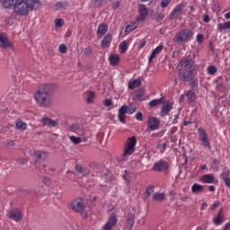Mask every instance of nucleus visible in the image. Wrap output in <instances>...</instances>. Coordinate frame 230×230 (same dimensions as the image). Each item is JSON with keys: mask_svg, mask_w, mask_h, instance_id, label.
<instances>
[{"mask_svg": "<svg viewBox=\"0 0 230 230\" xmlns=\"http://www.w3.org/2000/svg\"><path fill=\"white\" fill-rule=\"evenodd\" d=\"M191 89H197L199 87V81L197 79L190 82Z\"/></svg>", "mask_w": 230, "mask_h": 230, "instance_id": "3c124183", "label": "nucleus"}, {"mask_svg": "<svg viewBox=\"0 0 230 230\" xmlns=\"http://www.w3.org/2000/svg\"><path fill=\"white\" fill-rule=\"evenodd\" d=\"M27 4V7L29 8V12H33L36 8H40L41 4L40 0H25Z\"/></svg>", "mask_w": 230, "mask_h": 230, "instance_id": "6ab92c4d", "label": "nucleus"}, {"mask_svg": "<svg viewBox=\"0 0 230 230\" xmlns=\"http://www.w3.org/2000/svg\"><path fill=\"white\" fill-rule=\"evenodd\" d=\"M186 96L188 102H193L197 100V94L192 90L188 91Z\"/></svg>", "mask_w": 230, "mask_h": 230, "instance_id": "72a5a7b5", "label": "nucleus"}, {"mask_svg": "<svg viewBox=\"0 0 230 230\" xmlns=\"http://www.w3.org/2000/svg\"><path fill=\"white\" fill-rule=\"evenodd\" d=\"M207 71H208V75H215V73H217V66H208L207 68Z\"/></svg>", "mask_w": 230, "mask_h": 230, "instance_id": "37998d69", "label": "nucleus"}, {"mask_svg": "<svg viewBox=\"0 0 230 230\" xmlns=\"http://www.w3.org/2000/svg\"><path fill=\"white\" fill-rule=\"evenodd\" d=\"M155 21H157L158 22L164 19V15L163 13H156L155 14Z\"/></svg>", "mask_w": 230, "mask_h": 230, "instance_id": "864d4df0", "label": "nucleus"}, {"mask_svg": "<svg viewBox=\"0 0 230 230\" xmlns=\"http://www.w3.org/2000/svg\"><path fill=\"white\" fill-rule=\"evenodd\" d=\"M137 20L134 22L129 23L128 26H126V33H130L131 31H134L136 28H137Z\"/></svg>", "mask_w": 230, "mask_h": 230, "instance_id": "c9c22d12", "label": "nucleus"}, {"mask_svg": "<svg viewBox=\"0 0 230 230\" xmlns=\"http://www.w3.org/2000/svg\"><path fill=\"white\" fill-rule=\"evenodd\" d=\"M123 179L125 181H128V182H129V181H130V178H128V175L127 174V171H125V174H123Z\"/></svg>", "mask_w": 230, "mask_h": 230, "instance_id": "774afa93", "label": "nucleus"}, {"mask_svg": "<svg viewBox=\"0 0 230 230\" xmlns=\"http://www.w3.org/2000/svg\"><path fill=\"white\" fill-rule=\"evenodd\" d=\"M198 132L199 136V141L201 142V146H204V148H208V150H211L209 137H208V133H206V129L202 128H199Z\"/></svg>", "mask_w": 230, "mask_h": 230, "instance_id": "0eeeda50", "label": "nucleus"}, {"mask_svg": "<svg viewBox=\"0 0 230 230\" xmlns=\"http://www.w3.org/2000/svg\"><path fill=\"white\" fill-rule=\"evenodd\" d=\"M121 3L119 2H115L113 4H112V8L113 10H118V8H119Z\"/></svg>", "mask_w": 230, "mask_h": 230, "instance_id": "69168bd1", "label": "nucleus"}, {"mask_svg": "<svg viewBox=\"0 0 230 230\" xmlns=\"http://www.w3.org/2000/svg\"><path fill=\"white\" fill-rule=\"evenodd\" d=\"M107 0H93L95 6H105L107 4Z\"/></svg>", "mask_w": 230, "mask_h": 230, "instance_id": "c03bdc74", "label": "nucleus"}, {"mask_svg": "<svg viewBox=\"0 0 230 230\" xmlns=\"http://www.w3.org/2000/svg\"><path fill=\"white\" fill-rule=\"evenodd\" d=\"M141 86V80L136 79L133 82L128 84V89H136L137 87Z\"/></svg>", "mask_w": 230, "mask_h": 230, "instance_id": "4c0bfd02", "label": "nucleus"}, {"mask_svg": "<svg viewBox=\"0 0 230 230\" xmlns=\"http://www.w3.org/2000/svg\"><path fill=\"white\" fill-rule=\"evenodd\" d=\"M84 55H91V53H93V49L91 47H87L84 49Z\"/></svg>", "mask_w": 230, "mask_h": 230, "instance_id": "13d9d810", "label": "nucleus"}, {"mask_svg": "<svg viewBox=\"0 0 230 230\" xmlns=\"http://www.w3.org/2000/svg\"><path fill=\"white\" fill-rule=\"evenodd\" d=\"M224 182L227 188H230V178L229 177H225Z\"/></svg>", "mask_w": 230, "mask_h": 230, "instance_id": "052dcab7", "label": "nucleus"}, {"mask_svg": "<svg viewBox=\"0 0 230 230\" xmlns=\"http://www.w3.org/2000/svg\"><path fill=\"white\" fill-rule=\"evenodd\" d=\"M71 132H78V130H80V126L78 124H72L69 127Z\"/></svg>", "mask_w": 230, "mask_h": 230, "instance_id": "de8ad7c7", "label": "nucleus"}, {"mask_svg": "<svg viewBox=\"0 0 230 230\" xmlns=\"http://www.w3.org/2000/svg\"><path fill=\"white\" fill-rule=\"evenodd\" d=\"M125 110L123 108H120L118 114V119L120 123H124L125 121Z\"/></svg>", "mask_w": 230, "mask_h": 230, "instance_id": "58836bf2", "label": "nucleus"}, {"mask_svg": "<svg viewBox=\"0 0 230 230\" xmlns=\"http://www.w3.org/2000/svg\"><path fill=\"white\" fill-rule=\"evenodd\" d=\"M68 7H69V4H67V2L59 1L55 4L56 10H66V8H68Z\"/></svg>", "mask_w": 230, "mask_h": 230, "instance_id": "c85d7f7f", "label": "nucleus"}, {"mask_svg": "<svg viewBox=\"0 0 230 230\" xmlns=\"http://www.w3.org/2000/svg\"><path fill=\"white\" fill-rule=\"evenodd\" d=\"M112 42V35L111 34H106L102 40L101 46L105 49V48H109L111 46V43Z\"/></svg>", "mask_w": 230, "mask_h": 230, "instance_id": "4be33fe9", "label": "nucleus"}, {"mask_svg": "<svg viewBox=\"0 0 230 230\" xmlns=\"http://www.w3.org/2000/svg\"><path fill=\"white\" fill-rule=\"evenodd\" d=\"M119 53L124 54L127 53V49H128V43L127 40H123L119 45Z\"/></svg>", "mask_w": 230, "mask_h": 230, "instance_id": "2f4dec72", "label": "nucleus"}, {"mask_svg": "<svg viewBox=\"0 0 230 230\" xmlns=\"http://www.w3.org/2000/svg\"><path fill=\"white\" fill-rule=\"evenodd\" d=\"M154 172H168L170 170V164L164 160H160L153 166Z\"/></svg>", "mask_w": 230, "mask_h": 230, "instance_id": "1a4fd4ad", "label": "nucleus"}, {"mask_svg": "<svg viewBox=\"0 0 230 230\" xmlns=\"http://www.w3.org/2000/svg\"><path fill=\"white\" fill-rule=\"evenodd\" d=\"M8 218L14 220V222H21V220H22V213L17 208L12 209L8 213Z\"/></svg>", "mask_w": 230, "mask_h": 230, "instance_id": "f8f14e48", "label": "nucleus"}, {"mask_svg": "<svg viewBox=\"0 0 230 230\" xmlns=\"http://www.w3.org/2000/svg\"><path fill=\"white\" fill-rule=\"evenodd\" d=\"M163 102V99H155V100H152L148 105L149 107H157V105L161 104Z\"/></svg>", "mask_w": 230, "mask_h": 230, "instance_id": "a19ab883", "label": "nucleus"}, {"mask_svg": "<svg viewBox=\"0 0 230 230\" xmlns=\"http://www.w3.org/2000/svg\"><path fill=\"white\" fill-rule=\"evenodd\" d=\"M55 26L56 28H62L64 26V20L63 19H56L55 20Z\"/></svg>", "mask_w": 230, "mask_h": 230, "instance_id": "a18cd8bd", "label": "nucleus"}, {"mask_svg": "<svg viewBox=\"0 0 230 230\" xmlns=\"http://www.w3.org/2000/svg\"><path fill=\"white\" fill-rule=\"evenodd\" d=\"M34 157L38 161H44V160L48 159V153H46L44 151H34Z\"/></svg>", "mask_w": 230, "mask_h": 230, "instance_id": "b1692460", "label": "nucleus"}, {"mask_svg": "<svg viewBox=\"0 0 230 230\" xmlns=\"http://www.w3.org/2000/svg\"><path fill=\"white\" fill-rule=\"evenodd\" d=\"M121 109L124 110V112L126 114H134V112H136V111H137L136 107H134V106H127V105H123L121 107Z\"/></svg>", "mask_w": 230, "mask_h": 230, "instance_id": "f704fd0d", "label": "nucleus"}, {"mask_svg": "<svg viewBox=\"0 0 230 230\" xmlns=\"http://www.w3.org/2000/svg\"><path fill=\"white\" fill-rule=\"evenodd\" d=\"M116 224H118V218L115 215H111L102 226V230H112V227H116Z\"/></svg>", "mask_w": 230, "mask_h": 230, "instance_id": "9b49d317", "label": "nucleus"}, {"mask_svg": "<svg viewBox=\"0 0 230 230\" xmlns=\"http://www.w3.org/2000/svg\"><path fill=\"white\" fill-rule=\"evenodd\" d=\"M13 10V13L20 17H26V15L30 13V9L28 8L26 0H15Z\"/></svg>", "mask_w": 230, "mask_h": 230, "instance_id": "20e7f679", "label": "nucleus"}, {"mask_svg": "<svg viewBox=\"0 0 230 230\" xmlns=\"http://www.w3.org/2000/svg\"><path fill=\"white\" fill-rule=\"evenodd\" d=\"M178 77L181 82H190L195 71V62L190 58H182L177 66Z\"/></svg>", "mask_w": 230, "mask_h": 230, "instance_id": "f03ea898", "label": "nucleus"}, {"mask_svg": "<svg viewBox=\"0 0 230 230\" xmlns=\"http://www.w3.org/2000/svg\"><path fill=\"white\" fill-rule=\"evenodd\" d=\"M135 222H136V215L129 213L128 215L127 221L124 227H126V229L132 230L134 227Z\"/></svg>", "mask_w": 230, "mask_h": 230, "instance_id": "a211bd4d", "label": "nucleus"}, {"mask_svg": "<svg viewBox=\"0 0 230 230\" xmlns=\"http://www.w3.org/2000/svg\"><path fill=\"white\" fill-rule=\"evenodd\" d=\"M5 145H6L7 146H15V141H13V140H8V141H6Z\"/></svg>", "mask_w": 230, "mask_h": 230, "instance_id": "0e129e2a", "label": "nucleus"}, {"mask_svg": "<svg viewBox=\"0 0 230 230\" xmlns=\"http://www.w3.org/2000/svg\"><path fill=\"white\" fill-rule=\"evenodd\" d=\"M172 3V0H163L161 3V7L162 8H166L168 4Z\"/></svg>", "mask_w": 230, "mask_h": 230, "instance_id": "603ef678", "label": "nucleus"}, {"mask_svg": "<svg viewBox=\"0 0 230 230\" xmlns=\"http://www.w3.org/2000/svg\"><path fill=\"white\" fill-rule=\"evenodd\" d=\"M164 199V193L156 192L153 195V200H155L156 202H162V200Z\"/></svg>", "mask_w": 230, "mask_h": 230, "instance_id": "e433bc0d", "label": "nucleus"}, {"mask_svg": "<svg viewBox=\"0 0 230 230\" xmlns=\"http://www.w3.org/2000/svg\"><path fill=\"white\" fill-rule=\"evenodd\" d=\"M203 21H204L205 22H209V21H211V19L209 18V15L206 14V15L204 16V18H203Z\"/></svg>", "mask_w": 230, "mask_h": 230, "instance_id": "338daca9", "label": "nucleus"}, {"mask_svg": "<svg viewBox=\"0 0 230 230\" xmlns=\"http://www.w3.org/2000/svg\"><path fill=\"white\" fill-rule=\"evenodd\" d=\"M173 109V102H166L162 105L160 116L165 118Z\"/></svg>", "mask_w": 230, "mask_h": 230, "instance_id": "9d476101", "label": "nucleus"}, {"mask_svg": "<svg viewBox=\"0 0 230 230\" xmlns=\"http://www.w3.org/2000/svg\"><path fill=\"white\" fill-rule=\"evenodd\" d=\"M0 48H4V49H13V51H15L13 43L8 40V35H6V33H0Z\"/></svg>", "mask_w": 230, "mask_h": 230, "instance_id": "6e6552de", "label": "nucleus"}, {"mask_svg": "<svg viewBox=\"0 0 230 230\" xmlns=\"http://www.w3.org/2000/svg\"><path fill=\"white\" fill-rule=\"evenodd\" d=\"M195 32L190 29H182L179 31L176 35L172 38L175 44H185V42H190L193 39Z\"/></svg>", "mask_w": 230, "mask_h": 230, "instance_id": "7ed1b4c3", "label": "nucleus"}, {"mask_svg": "<svg viewBox=\"0 0 230 230\" xmlns=\"http://www.w3.org/2000/svg\"><path fill=\"white\" fill-rule=\"evenodd\" d=\"M111 66H118L119 64V57L116 54H111L109 57Z\"/></svg>", "mask_w": 230, "mask_h": 230, "instance_id": "bb28decb", "label": "nucleus"}, {"mask_svg": "<svg viewBox=\"0 0 230 230\" xmlns=\"http://www.w3.org/2000/svg\"><path fill=\"white\" fill-rule=\"evenodd\" d=\"M135 118H136V119H137V121H143V113L137 112V113L135 115Z\"/></svg>", "mask_w": 230, "mask_h": 230, "instance_id": "6e6d98bb", "label": "nucleus"}, {"mask_svg": "<svg viewBox=\"0 0 230 230\" xmlns=\"http://www.w3.org/2000/svg\"><path fill=\"white\" fill-rule=\"evenodd\" d=\"M132 100L134 102H143L145 101V90L142 88L137 89L133 93Z\"/></svg>", "mask_w": 230, "mask_h": 230, "instance_id": "f3484780", "label": "nucleus"}, {"mask_svg": "<svg viewBox=\"0 0 230 230\" xmlns=\"http://www.w3.org/2000/svg\"><path fill=\"white\" fill-rule=\"evenodd\" d=\"M18 164H26V163H28V160L25 158H20L17 161Z\"/></svg>", "mask_w": 230, "mask_h": 230, "instance_id": "680f3d73", "label": "nucleus"}, {"mask_svg": "<svg viewBox=\"0 0 230 230\" xmlns=\"http://www.w3.org/2000/svg\"><path fill=\"white\" fill-rule=\"evenodd\" d=\"M226 222V216H224V208H220L217 217L213 218L215 226H222Z\"/></svg>", "mask_w": 230, "mask_h": 230, "instance_id": "4468645a", "label": "nucleus"}, {"mask_svg": "<svg viewBox=\"0 0 230 230\" xmlns=\"http://www.w3.org/2000/svg\"><path fill=\"white\" fill-rule=\"evenodd\" d=\"M184 4H180L171 13V19H179L180 15H182Z\"/></svg>", "mask_w": 230, "mask_h": 230, "instance_id": "dca6fc26", "label": "nucleus"}, {"mask_svg": "<svg viewBox=\"0 0 230 230\" xmlns=\"http://www.w3.org/2000/svg\"><path fill=\"white\" fill-rule=\"evenodd\" d=\"M59 52L62 54L67 53V46H66V44H61L59 46Z\"/></svg>", "mask_w": 230, "mask_h": 230, "instance_id": "8fccbe9b", "label": "nucleus"}, {"mask_svg": "<svg viewBox=\"0 0 230 230\" xmlns=\"http://www.w3.org/2000/svg\"><path fill=\"white\" fill-rule=\"evenodd\" d=\"M201 182H203L204 184H215V175L213 174H204L201 178H200Z\"/></svg>", "mask_w": 230, "mask_h": 230, "instance_id": "aec40b11", "label": "nucleus"}, {"mask_svg": "<svg viewBox=\"0 0 230 230\" xmlns=\"http://www.w3.org/2000/svg\"><path fill=\"white\" fill-rule=\"evenodd\" d=\"M137 143V139L136 137H131L128 138V141L126 142L124 146V153L123 157H128V155H132L134 152H136V145Z\"/></svg>", "mask_w": 230, "mask_h": 230, "instance_id": "423d86ee", "label": "nucleus"}, {"mask_svg": "<svg viewBox=\"0 0 230 230\" xmlns=\"http://www.w3.org/2000/svg\"><path fill=\"white\" fill-rule=\"evenodd\" d=\"M225 30H230V22L217 24V31L222 33Z\"/></svg>", "mask_w": 230, "mask_h": 230, "instance_id": "7c9ffc66", "label": "nucleus"}, {"mask_svg": "<svg viewBox=\"0 0 230 230\" xmlns=\"http://www.w3.org/2000/svg\"><path fill=\"white\" fill-rule=\"evenodd\" d=\"M152 193H154V187H152V186L146 187V197H150Z\"/></svg>", "mask_w": 230, "mask_h": 230, "instance_id": "09e8293b", "label": "nucleus"}, {"mask_svg": "<svg viewBox=\"0 0 230 230\" xmlns=\"http://www.w3.org/2000/svg\"><path fill=\"white\" fill-rule=\"evenodd\" d=\"M191 191L192 193H203L204 191V186L203 185H200L199 183H194L192 186H191Z\"/></svg>", "mask_w": 230, "mask_h": 230, "instance_id": "393cba45", "label": "nucleus"}, {"mask_svg": "<svg viewBox=\"0 0 230 230\" xmlns=\"http://www.w3.org/2000/svg\"><path fill=\"white\" fill-rule=\"evenodd\" d=\"M202 40H204V35L198 34L197 35V42H199L200 44L202 42Z\"/></svg>", "mask_w": 230, "mask_h": 230, "instance_id": "e2e57ef3", "label": "nucleus"}, {"mask_svg": "<svg viewBox=\"0 0 230 230\" xmlns=\"http://www.w3.org/2000/svg\"><path fill=\"white\" fill-rule=\"evenodd\" d=\"M146 46V40H143L138 44V49H143V47Z\"/></svg>", "mask_w": 230, "mask_h": 230, "instance_id": "bf43d9fd", "label": "nucleus"}, {"mask_svg": "<svg viewBox=\"0 0 230 230\" xmlns=\"http://www.w3.org/2000/svg\"><path fill=\"white\" fill-rule=\"evenodd\" d=\"M112 105V101L111 99H105L104 100V106L105 107H111Z\"/></svg>", "mask_w": 230, "mask_h": 230, "instance_id": "4d7b16f0", "label": "nucleus"}, {"mask_svg": "<svg viewBox=\"0 0 230 230\" xmlns=\"http://www.w3.org/2000/svg\"><path fill=\"white\" fill-rule=\"evenodd\" d=\"M57 90V84H40L34 93V100L40 107H51V94Z\"/></svg>", "mask_w": 230, "mask_h": 230, "instance_id": "f257e3e1", "label": "nucleus"}, {"mask_svg": "<svg viewBox=\"0 0 230 230\" xmlns=\"http://www.w3.org/2000/svg\"><path fill=\"white\" fill-rule=\"evenodd\" d=\"M217 208H220V201L216 200L212 206L209 208L210 211H215V209H217Z\"/></svg>", "mask_w": 230, "mask_h": 230, "instance_id": "49530a36", "label": "nucleus"}, {"mask_svg": "<svg viewBox=\"0 0 230 230\" xmlns=\"http://www.w3.org/2000/svg\"><path fill=\"white\" fill-rule=\"evenodd\" d=\"M138 12L140 13V17L137 18V22H144L148 16V9L145 4H141L138 6Z\"/></svg>", "mask_w": 230, "mask_h": 230, "instance_id": "ddd939ff", "label": "nucleus"}, {"mask_svg": "<svg viewBox=\"0 0 230 230\" xmlns=\"http://www.w3.org/2000/svg\"><path fill=\"white\" fill-rule=\"evenodd\" d=\"M69 139L74 145H80V143H82V138L79 137L71 136Z\"/></svg>", "mask_w": 230, "mask_h": 230, "instance_id": "79ce46f5", "label": "nucleus"}, {"mask_svg": "<svg viewBox=\"0 0 230 230\" xmlns=\"http://www.w3.org/2000/svg\"><path fill=\"white\" fill-rule=\"evenodd\" d=\"M0 3L4 8H13L15 0H0Z\"/></svg>", "mask_w": 230, "mask_h": 230, "instance_id": "cd10ccee", "label": "nucleus"}, {"mask_svg": "<svg viewBox=\"0 0 230 230\" xmlns=\"http://www.w3.org/2000/svg\"><path fill=\"white\" fill-rule=\"evenodd\" d=\"M161 125V121L158 120L155 117H151L148 119L147 126L150 130H157L159 128V126Z\"/></svg>", "mask_w": 230, "mask_h": 230, "instance_id": "2eb2a0df", "label": "nucleus"}, {"mask_svg": "<svg viewBox=\"0 0 230 230\" xmlns=\"http://www.w3.org/2000/svg\"><path fill=\"white\" fill-rule=\"evenodd\" d=\"M107 30H109V26L107 24L99 25L97 35H105L107 33Z\"/></svg>", "mask_w": 230, "mask_h": 230, "instance_id": "473e14b6", "label": "nucleus"}, {"mask_svg": "<svg viewBox=\"0 0 230 230\" xmlns=\"http://www.w3.org/2000/svg\"><path fill=\"white\" fill-rule=\"evenodd\" d=\"M94 98H96V93L89 92L88 97L86 98L87 103H93V102H94Z\"/></svg>", "mask_w": 230, "mask_h": 230, "instance_id": "ea45409f", "label": "nucleus"}, {"mask_svg": "<svg viewBox=\"0 0 230 230\" xmlns=\"http://www.w3.org/2000/svg\"><path fill=\"white\" fill-rule=\"evenodd\" d=\"M40 123H42V125H45V126L50 127V128L57 127V125H58L56 120H53V119H49V117H43L40 119Z\"/></svg>", "mask_w": 230, "mask_h": 230, "instance_id": "412c9836", "label": "nucleus"}, {"mask_svg": "<svg viewBox=\"0 0 230 230\" xmlns=\"http://www.w3.org/2000/svg\"><path fill=\"white\" fill-rule=\"evenodd\" d=\"M43 184H46V186H51V179L44 177L43 178Z\"/></svg>", "mask_w": 230, "mask_h": 230, "instance_id": "5fc2aeb1", "label": "nucleus"}, {"mask_svg": "<svg viewBox=\"0 0 230 230\" xmlns=\"http://www.w3.org/2000/svg\"><path fill=\"white\" fill-rule=\"evenodd\" d=\"M164 47L163 45L157 46V47L152 51V53H151L149 58H148V61H149V62H153L155 57L156 55H159V53H161V51H163V49H164Z\"/></svg>", "mask_w": 230, "mask_h": 230, "instance_id": "5701e85b", "label": "nucleus"}, {"mask_svg": "<svg viewBox=\"0 0 230 230\" xmlns=\"http://www.w3.org/2000/svg\"><path fill=\"white\" fill-rule=\"evenodd\" d=\"M75 170L84 176L89 175L91 173V171H89V169L82 167V165L80 164L75 165Z\"/></svg>", "mask_w": 230, "mask_h": 230, "instance_id": "a878e982", "label": "nucleus"}, {"mask_svg": "<svg viewBox=\"0 0 230 230\" xmlns=\"http://www.w3.org/2000/svg\"><path fill=\"white\" fill-rule=\"evenodd\" d=\"M70 208L75 213H83L85 211L87 204L85 203V199L82 198H76L70 202Z\"/></svg>", "mask_w": 230, "mask_h": 230, "instance_id": "39448f33", "label": "nucleus"}, {"mask_svg": "<svg viewBox=\"0 0 230 230\" xmlns=\"http://www.w3.org/2000/svg\"><path fill=\"white\" fill-rule=\"evenodd\" d=\"M15 126L18 130H26L28 128V124L21 119L15 121Z\"/></svg>", "mask_w": 230, "mask_h": 230, "instance_id": "c756f323", "label": "nucleus"}]
</instances>
